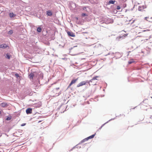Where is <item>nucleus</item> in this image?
Wrapping results in <instances>:
<instances>
[{
  "label": "nucleus",
  "instance_id": "20e7f679",
  "mask_svg": "<svg viewBox=\"0 0 152 152\" xmlns=\"http://www.w3.org/2000/svg\"><path fill=\"white\" fill-rule=\"evenodd\" d=\"M88 81H83L80 82L79 83L77 86V87H79L80 86H83L86 85V83H88Z\"/></svg>",
  "mask_w": 152,
  "mask_h": 152
},
{
  "label": "nucleus",
  "instance_id": "f257e3e1",
  "mask_svg": "<svg viewBox=\"0 0 152 152\" xmlns=\"http://www.w3.org/2000/svg\"><path fill=\"white\" fill-rule=\"evenodd\" d=\"M147 7L146 5L145 4L142 5H140L138 7V10L141 12H143L145 11V9Z\"/></svg>",
  "mask_w": 152,
  "mask_h": 152
},
{
  "label": "nucleus",
  "instance_id": "ddd939ff",
  "mask_svg": "<svg viewBox=\"0 0 152 152\" xmlns=\"http://www.w3.org/2000/svg\"><path fill=\"white\" fill-rule=\"evenodd\" d=\"M47 14L49 16H51L52 15V13L51 11H48L47 12Z\"/></svg>",
  "mask_w": 152,
  "mask_h": 152
},
{
  "label": "nucleus",
  "instance_id": "412c9836",
  "mask_svg": "<svg viewBox=\"0 0 152 152\" xmlns=\"http://www.w3.org/2000/svg\"><path fill=\"white\" fill-rule=\"evenodd\" d=\"M133 62H134V61H129L128 63L129 64H131L133 63Z\"/></svg>",
  "mask_w": 152,
  "mask_h": 152
},
{
  "label": "nucleus",
  "instance_id": "c85d7f7f",
  "mask_svg": "<svg viewBox=\"0 0 152 152\" xmlns=\"http://www.w3.org/2000/svg\"><path fill=\"white\" fill-rule=\"evenodd\" d=\"M150 19H152V17Z\"/></svg>",
  "mask_w": 152,
  "mask_h": 152
},
{
  "label": "nucleus",
  "instance_id": "6ab92c4d",
  "mask_svg": "<svg viewBox=\"0 0 152 152\" xmlns=\"http://www.w3.org/2000/svg\"><path fill=\"white\" fill-rule=\"evenodd\" d=\"M6 58L9 59L10 58V56L8 54H6Z\"/></svg>",
  "mask_w": 152,
  "mask_h": 152
},
{
  "label": "nucleus",
  "instance_id": "423d86ee",
  "mask_svg": "<svg viewBox=\"0 0 152 152\" xmlns=\"http://www.w3.org/2000/svg\"><path fill=\"white\" fill-rule=\"evenodd\" d=\"M78 80V78H77L76 79H73L71 81L70 83L69 84L68 88H69L71 85H72V84H73L74 83H76V82Z\"/></svg>",
  "mask_w": 152,
  "mask_h": 152
},
{
  "label": "nucleus",
  "instance_id": "4468645a",
  "mask_svg": "<svg viewBox=\"0 0 152 152\" xmlns=\"http://www.w3.org/2000/svg\"><path fill=\"white\" fill-rule=\"evenodd\" d=\"M9 15H10V17H11V18H12V17H15V15L13 14V13H10L9 14Z\"/></svg>",
  "mask_w": 152,
  "mask_h": 152
},
{
  "label": "nucleus",
  "instance_id": "dca6fc26",
  "mask_svg": "<svg viewBox=\"0 0 152 152\" xmlns=\"http://www.w3.org/2000/svg\"><path fill=\"white\" fill-rule=\"evenodd\" d=\"M37 30L38 32H40L42 31V29L41 28L39 27L37 28Z\"/></svg>",
  "mask_w": 152,
  "mask_h": 152
},
{
  "label": "nucleus",
  "instance_id": "f8f14e48",
  "mask_svg": "<svg viewBox=\"0 0 152 152\" xmlns=\"http://www.w3.org/2000/svg\"><path fill=\"white\" fill-rule=\"evenodd\" d=\"M115 2V1L110 0V1H109L108 4H114Z\"/></svg>",
  "mask_w": 152,
  "mask_h": 152
},
{
  "label": "nucleus",
  "instance_id": "aec40b11",
  "mask_svg": "<svg viewBox=\"0 0 152 152\" xmlns=\"http://www.w3.org/2000/svg\"><path fill=\"white\" fill-rule=\"evenodd\" d=\"M118 10H119L120 8H121V7H120V6H117V8H116Z\"/></svg>",
  "mask_w": 152,
  "mask_h": 152
},
{
  "label": "nucleus",
  "instance_id": "a878e982",
  "mask_svg": "<svg viewBox=\"0 0 152 152\" xmlns=\"http://www.w3.org/2000/svg\"><path fill=\"white\" fill-rule=\"evenodd\" d=\"M75 19L77 20H78V18H77V17H75Z\"/></svg>",
  "mask_w": 152,
  "mask_h": 152
},
{
  "label": "nucleus",
  "instance_id": "9d476101",
  "mask_svg": "<svg viewBox=\"0 0 152 152\" xmlns=\"http://www.w3.org/2000/svg\"><path fill=\"white\" fill-rule=\"evenodd\" d=\"M7 47H8V46L5 44H1L0 45V48H6Z\"/></svg>",
  "mask_w": 152,
  "mask_h": 152
},
{
  "label": "nucleus",
  "instance_id": "5701e85b",
  "mask_svg": "<svg viewBox=\"0 0 152 152\" xmlns=\"http://www.w3.org/2000/svg\"><path fill=\"white\" fill-rule=\"evenodd\" d=\"M11 119V118L9 117H7V118H6V120H10Z\"/></svg>",
  "mask_w": 152,
  "mask_h": 152
},
{
  "label": "nucleus",
  "instance_id": "4be33fe9",
  "mask_svg": "<svg viewBox=\"0 0 152 152\" xmlns=\"http://www.w3.org/2000/svg\"><path fill=\"white\" fill-rule=\"evenodd\" d=\"M86 15L85 13H82V16H85Z\"/></svg>",
  "mask_w": 152,
  "mask_h": 152
},
{
  "label": "nucleus",
  "instance_id": "a211bd4d",
  "mask_svg": "<svg viewBox=\"0 0 152 152\" xmlns=\"http://www.w3.org/2000/svg\"><path fill=\"white\" fill-rule=\"evenodd\" d=\"M13 32V31L12 30H10L8 32V34H12Z\"/></svg>",
  "mask_w": 152,
  "mask_h": 152
},
{
  "label": "nucleus",
  "instance_id": "f3484780",
  "mask_svg": "<svg viewBox=\"0 0 152 152\" xmlns=\"http://www.w3.org/2000/svg\"><path fill=\"white\" fill-rule=\"evenodd\" d=\"M145 18L146 19V20H147V21H148L149 22H152V20H150V19H149V18L148 17H145Z\"/></svg>",
  "mask_w": 152,
  "mask_h": 152
},
{
  "label": "nucleus",
  "instance_id": "b1692460",
  "mask_svg": "<svg viewBox=\"0 0 152 152\" xmlns=\"http://www.w3.org/2000/svg\"><path fill=\"white\" fill-rule=\"evenodd\" d=\"M26 125V124H23L21 125V126H23Z\"/></svg>",
  "mask_w": 152,
  "mask_h": 152
},
{
  "label": "nucleus",
  "instance_id": "9b49d317",
  "mask_svg": "<svg viewBox=\"0 0 152 152\" xmlns=\"http://www.w3.org/2000/svg\"><path fill=\"white\" fill-rule=\"evenodd\" d=\"M34 74L33 73H31L29 75V77L30 79H32L34 77Z\"/></svg>",
  "mask_w": 152,
  "mask_h": 152
},
{
  "label": "nucleus",
  "instance_id": "cd10ccee",
  "mask_svg": "<svg viewBox=\"0 0 152 152\" xmlns=\"http://www.w3.org/2000/svg\"><path fill=\"white\" fill-rule=\"evenodd\" d=\"M1 113V111H0V114Z\"/></svg>",
  "mask_w": 152,
  "mask_h": 152
},
{
  "label": "nucleus",
  "instance_id": "393cba45",
  "mask_svg": "<svg viewBox=\"0 0 152 152\" xmlns=\"http://www.w3.org/2000/svg\"><path fill=\"white\" fill-rule=\"evenodd\" d=\"M97 81H95V83H94V84H93V85H96V83H97Z\"/></svg>",
  "mask_w": 152,
  "mask_h": 152
},
{
  "label": "nucleus",
  "instance_id": "f03ea898",
  "mask_svg": "<svg viewBox=\"0 0 152 152\" xmlns=\"http://www.w3.org/2000/svg\"><path fill=\"white\" fill-rule=\"evenodd\" d=\"M96 133H95L94 134H93L92 135L90 136L89 137L86 138H85V139L81 141V142H84L85 141L88 140L89 139L93 138L96 135Z\"/></svg>",
  "mask_w": 152,
  "mask_h": 152
},
{
  "label": "nucleus",
  "instance_id": "2eb2a0df",
  "mask_svg": "<svg viewBox=\"0 0 152 152\" xmlns=\"http://www.w3.org/2000/svg\"><path fill=\"white\" fill-rule=\"evenodd\" d=\"M150 40V46H152V37L149 38Z\"/></svg>",
  "mask_w": 152,
  "mask_h": 152
},
{
  "label": "nucleus",
  "instance_id": "0eeeda50",
  "mask_svg": "<svg viewBox=\"0 0 152 152\" xmlns=\"http://www.w3.org/2000/svg\"><path fill=\"white\" fill-rule=\"evenodd\" d=\"M27 114H31L32 113V109L31 108H28L26 110Z\"/></svg>",
  "mask_w": 152,
  "mask_h": 152
},
{
  "label": "nucleus",
  "instance_id": "7ed1b4c3",
  "mask_svg": "<svg viewBox=\"0 0 152 152\" xmlns=\"http://www.w3.org/2000/svg\"><path fill=\"white\" fill-rule=\"evenodd\" d=\"M96 133H95L94 134H93L92 135L90 136L89 137L86 138H85V139L81 141V142H84L85 141L88 140L89 139L93 138L96 135Z\"/></svg>",
  "mask_w": 152,
  "mask_h": 152
},
{
  "label": "nucleus",
  "instance_id": "bb28decb",
  "mask_svg": "<svg viewBox=\"0 0 152 152\" xmlns=\"http://www.w3.org/2000/svg\"><path fill=\"white\" fill-rule=\"evenodd\" d=\"M59 89V88H56V90L58 89Z\"/></svg>",
  "mask_w": 152,
  "mask_h": 152
},
{
  "label": "nucleus",
  "instance_id": "6e6552de",
  "mask_svg": "<svg viewBox=\"0 0 152 152\" xmlns=\"http://www.w3.org/2000/svg\"><path fill=\"white\" fill-rule=\"evenodd\" d=\"M67 33L68 35H69L70 36L73 37H75V34H74V33H73L72 32L68 31L67 32Z\"/></svg>",
  "mask_w": 152,
  "mask_h": 152
},
{
  "label": "nucleus",
  "instance_id": "39448f33",
  "mask_svg": "<svg viewBox=\"0 0 152 152\" xmlns=\"http://www.w3.org/2000/svg\"><path fill=\"white\" fill-rule=\"evenodd\" d=\"M98 77V76H96L93 77L92 79L90 80L89 81H88V83L89 84V85H90V82H92L94 80H98L97 78Z\"/></svg>",
  "mask_w": 152,
  "mask_h": 152
},
{
  "label": "nucleus",
  "instance_id": "1a4fd4ad",
  "mask_svg": "<svg viewBox=\"0 0 152 152\" xmlns=\"http://www.w3.org/2000/svg\"><path fill=\"white\" fill-rule=\"evenodd\" d=\"M0 105L3 107H7L8 105L6 103L3 102L0 104Z\"/></svg>",
  "mask_w": 152,
  "mask_h": 152
}]
</instances>
